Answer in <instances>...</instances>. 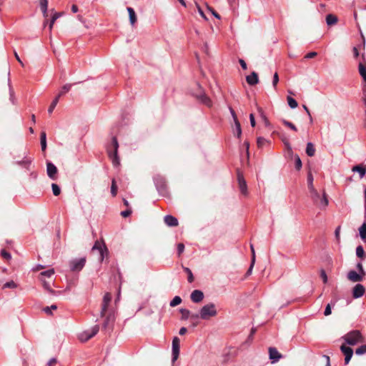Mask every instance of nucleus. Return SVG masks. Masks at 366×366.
Instances as JSON below:
<instances>
[{
  "label": "nucleus",
  "instance_id": "52",
  "mask_svg": "<svg viewBox=\"0 0 366 366\" xmlns=\"http://www.w3.org/2000/svg\"><path fill=\"white\" fill-rule=\"evenodd\" d=\"M320 277L322 279V281L325 284L327 282V276L324 269H322L320 272Z\"/></svg>",
  "mask_w": 366,
  "mask_h": 366
},
{
  "label": "nucleus",
  "instance_id": "43",
  "mask_svg": "<svg viewBox=\"0 0 366 366\" xmlns=\"http://www.w3.org/2000/svg\"><path fill=\"white\" fill-rule=\"evenodd\" d=\"M184 270L188 274V277H187V280H188V282H192L194 281V276L192 274V272L191 271L190 269H189L188 267H184Z\"/></svg>",
  "mask_w": 366,
  "mask_h": 366
},
{
  "label": "nucleus",
  "instance_id": "27",
  "mask_svg": "<svg viewBox=\"0 0 366 366\" xmlns=\"http://www.w3.org/2000/svg\"><path fill=\"white\" fill-rule=\"evenodd\" d=\"M54 274V269H51L44 272H42L39 274V278L44 279L45 277H51Z\"/></svg>",
  "mask_w": 366,
  "mask_h": 366
},
{
  "label": "nucleus",
  "instance_id": "48",
  "mask_svg": "<svg viewBox=\"0 0 366 366\" xmlns=\"http://www.w3.org/2000/svg\"><path fill=\"white\" fill-rule=\"evenodd\" d=\"M282 141L287 147V150L290 156L293 155V152H292V147H291L290 143L288 142V141L287 139H283Z\"/></svg>",
  "mask_w": 366,
  "mask_h": 366
},
{
  "label": "nucleus",
  "instance_id": "41",
  "mask_svg": "<svg viewBox=\"0 0 366 366\" xmlns=\"http://www.w3.org/2000/svg\"><path fill=\"white\" fill-rule=\"evenodd\" d=\"M180 312L182 314V319L187 320L189 318L190 312L187 309H181Z\"/></svg>",
  "mask_w": 366,
  "mask_h": 366
},
{
  "label": "nucleus",
  "instance_id": "51",
  "mask_svg": "<svg viewBox=\"0 0 366 366\" xmlns=\"http://www.w3.org/2000/svg\"><path fill=\"white\" fill-rule=\"evenodd\" d=\"M184 250V245L183 243H179L177 244L178 255L180 256Z\"/></svg>",
  "mask_w": 366,
  "mask_h": 366
},
{
  "label": "nucleus",
  "instance_id": "29",
  "mask_svg": "<svg viewBox=\"0 0 366 366\" xmlns=\"http://www.w3.org/2000/svg\"><path fill=\"white\" fill-rule=\"evenodd\" d=\"M313 176L311 173V172H309L307 174V185L309 190L315 189L313 185Z\"/></svg>",
  "mask_w": 366,
  "mask_h": 366
},
{
  "label": "nucleus",
  "instance_id": "58",
  "mask_svg": "<svg viewBox=\"0 0 366 366\" xmlns=\"http://www.w3.org/2000/svg\"><path fill=\"white\" fill-rule=\"evenodd\" d=\"M331 312H332L331 307H330V304H328L325 308L324 314L325 316H328L331 314Z\"/></svg>",
  "mask_w": 366,
  "mask_h": 366
},
{
  "label": "nucleus",
  "instance_id": "23",
  "mask_svg": "<svg viewBox=\"0 0 366 366\" xmlns=\"http://www.w3.org/2000/svg\"><path fill=\"white\" fill-rule=\"evenodd\" d=\"M306 153L309 157H313L315 154V148L311 142L307 144Z\"/></svg>",
  "mask_w": 366,
  "mask_h": 366
},
{
  "label": "nucleus",
  "instance_id": "40",
  "mask_svg": "<svg viewBox=\"0 0 366 366\" xmlns=\"http://www.w3.org/2000/svg\"><path fill=\"white\" fill-rule=\"evenodd\" d=\"M282 123H283L284 125H285L286 127H288L289 128H290L293 131L296 132L297 130V129L295 127V125L294 124H292V122H289V121L283 119L282 120Z\"/></svg>",
  "mask_w": 366,
  "mask_h": 366
},
{
  "label": "nucleus",
  "instance_id": "60",
  "mask_svg": "<svg viewBox=\"0 0 366 366\" xmlns=\"http://www.w3.org/2000/svg\"><path fill=\"white\" fill-rule=\"evenodd\" d=\"M239 62L243 69H247V64L243 59H239Z\"/></svg>",
  "mask_w": 366,
  "mask_h": 366
},
{
  "label": "nucleus",
  "instance_id": "19",
  "mask_svg": "<svg viewBox=\"0 0 366 366\" xmlns=\"http://www.w3.org/2000/svg\"><path fill=\"white\" fill-rule=\"evenodd\" d=\"M246 81L251 86L256 85L259 82L258 74L255 71H252L250 75L246 76Z\"/></svg>",
  "mask_w": 366,
  "mask_h": 366
},
{
  "label": "nucleus",
  "instance_id": "50",
  "mask_svg": "<svg viewBox=\"0 0 366 366\" xmlns=\"http://www.w3.org/2000/svg\"><path fill=\"white\" fill-rule=\"evenodd\" d=\"M1 256L4 259L9 260L11 258L10 253L6 252L5 249L1 250Z\"/></svg>",
  "mask_w": 366,
  "mask_h": 366
},
{
  "label": "nucleus",
  "instance_id": "5",
  "mask_svg": "<svg viewBox=\"0 0 366 366\" xmlns=\"http://www.w3.org/2000/svg\"><path fill=\"white\" fill-rule=\"evenodd\" d=\"M99 330V325H96L93 327H92L91 330H86L81 332L79 335V338L81 342H86L93 337H94L98 333Z\"/></svg>",
  "mask_w": 366,
  "mask_h": 366
},
{
  "label": "nucleus",
  "instance_id": "30",
  "mask_svg": "<svg viewBox=\"0 0 366 366\" xmlns=\"http://www.w3.org/2000/svg\"><path fill=\"white\" fill-rule=\"evenodd\" d=\"M356 254L360 258H365L366 255L362 246L360 245L356 248Z\"/></svg>",
  "mask_w": 366,
  "mask_h": 366
},
{
  "label": "nucleus",
  "instance_id": "62",
  "mask_svg": "<svg viewBox=\"0 0 366 366\" xmlns=\"http://www.w3.org/2000/svg\"><path fill=\"white\" fill-rule=\"evenodd\" d=\"M187 329L186 327H182L180 330H179V334L180 335H184L187 333Z\"/></svg>",
  "mask_w": 366,
  "mask_h": 366
},
{
  "label": "nucleus",
  "instance_id": "10",
  "mask_svg": "<svg viewBox=\"0 0 366 366\" xmlns=\"http://www.w3.org/2000/svg\"><path fill=\"white\" fill-rule=\"evenodd\" d=\"M237 180H238V184H239V189L241 192V193L244 195L247 194V187L246 184V181L244 179L243 175L238 172L237 174Z\"/></svg>",
  "mask_w": 366,
  "mask_h": 366
},
{
  "label": "nucleus",
  "instance_id": "32",
  "mask_svg": "<svg viewBox=\"0 0 366 366\" xmlns=\"http://www.w3.org/2000/svg\"><path fill=\"white\" fill-rule=\"evenodd\" d=\"M71 87V84H66L64 85L61 88V92L56 97H59V98H60V97L61 95L68 92L70 90Z\"/></svg>",
  "mask_w": 366,
  "mask_h": 366
},
{
  "label": "nucleus",
  "instance_id": "2",
  "mask_svg": "<svg viewBox=\"0 0 366 366\" xmlns=\"http://www.w3.org/2000/svg\"><path fill=\"white\" fill-rule=\"evenodd\" d=\"M119 144L117 139L115 137H114L112 139V143L110 145L107 147V154L109 159L112 160V162L114 166L117 167L120 164L119 158L118 157Z\"/></svg>",
  "mask_w": 366,
  "mask_h": 366
},
{
  "label": "nucleus",
  "instance_id": "18",
  "mask_svg": "<svg viewBox=\"0 0 366 366\" xmlns=\"http://www.w3.org/2000/svg\"><path fill=\"white\" fill-rule=\"evenodd\" d=\"M269 358L273 360V362L279 361L282 357L275 347L269 348Z\"/></svg>",
  "mask_w": 366,
  "mask_h": 366
},
{
  "label": "nucleus",
  "instance_id": "8",
  "mask_svg": "<svg viewBox=\"0 0 366 366\" xmlns=\"http://www.w3.org/2000/svg\"><path fill=\"white\" fill-rule=\"evenodd\" d=\"M92 250V251H94V250L99 251L101 262L103 261V259L104 258V255L105 254L107 255L108 253V250H107V248L106 247V246L104 244L103 246H102L101 243L99 241H97L94 243V245L93 246Z\"/></svg>",
  "mask_w": 366,
  "mask_h": 366
},
{
  "label": "nucleus",
  "instance_id": "45",
  "mask_svg": "<svg viewBox=\"0 0 366 366\" xmlns=\"http://www.w3.org/2000/svg\"><path fill=\"white\" fill-rule=\"evenodd\" d=\"M31 162V159H26V160H24L22 162H18L17 163H18V164H19L26 169H29V167L30 166Z\"/></svg>",
  "mask_w": 366,
  "mask_h": 366
},
{
  "label": "nucleus",
  "instance_id": "38",
  "mask_svg": "<svg viewBox=\"0 0 366 366\" xmlns=\"http://www.w3.org/2000/svg\"><path fill=\"white\" fill-rule=\"evenodd\" d=\"M17 287V285L14 282V281H9V282H7L6 283H5L3 287H2V289H6V288H11V289H15Z\"/></svg>",
  "mask_w": 366,
  "mask_h": 366
},
{
  "label": "nucleus",
  "instance_id": "44",
  "mask_svg": "<svg viewBox=\"0 0 366 366\" xmlns=\"http://www.w3.org/2000/svg\"><path fill=\"white\" fill-rule=\"evenodd\" d=\"M355 353L357 355H363L366 353V345H361L358 348L356 349Z\"/></svg>",
  "mask_w": 366,
  "mask_h": 366
},
{
  "label": "nucleus",
  "instance_id": "33",
  "mask_svg": "<svg viewBox=\"0 0 366 366\" xmlns=\"http://www.w3.org/2000/svg\"><path fill=\"white\" fill-rule=\"evenodd\" d=\"M59 97H56L55 99L51 102V105L49 106V107L48 109V112L49 114H51L52 112L54 111L55 107L56 106V104L59 102Z\"/></svg>",
  "mask_w": 366,
  "mask_h": 366
},
{
  "label": "nucleus",
  "instance_id": "4",
  "mask_svg": "<svg viewBox=\"0 0 366 366\" xmlns=\"http://www.w3.org/2000/svg\"><path fill=\"white\" fill-rule=\"evenodd\" d=\"M343 339L350 345H355L363 341L362 335L359 330H352L348 332L343 337Z\"/></svg>",
  "mask_w": 366,
  "mask_h": 366
},
{
  "label": "nucleus",
  "instance_id": "31",
  "mask_svg": "<svg viewBox=\"0 0 366 366\" xmlns=\"http://www.w3.org/2000/svg\"><path fill=\"white\" fill-rule=\"evenodd\" d=\"M360 236L362 239H366V222H364L359 229Z\"/></svg>",
  "mask_w": 366,
  "mask_h": 366
},
{
  "label": "nucleus",
  "instance_id": "54",
  "mask_svg": "<svg viewBox=\"0 0 366 366\" xmlns=\"http://www.w3.org/2000/svg\"><path fill=\"white\" fill-rule=\"evenodd\" d=\"M317 53L315 52V51H312V52H310L308 54H307L305 56V59H312V58H315V56H317Z\"/></svg>",
  "mask_w": 366,
  "mask_h": 366
},
{
  "label": "nucleus",
  "instance_id": "1",
  "mask_svg": "<svg viewBox=\"0 0 366 366\" xmlns=\"http://www.w3.org/2000/svg\"><path fill=\"white\" fill-rule=\"evenodd\" d=\"M217 315L216 306L214 303H209L204 305L200 311L199 315H192V317L198 318L200 317L202 320H209L212 317H215Z\"/></svg>",
  "mask_w": 366,
  "mask_h": 366
},
{
  "label": "nucleus",
  "instance_id": "63",
  "mask_svg": "<svg viewBox=\"0 0 366 366\" xmlns=\"http://www.w3.org/2000/svg\"><path fill=\"white\" fill-rule=\"evenodd\" d=\"M56 362V360L55 358H52L48 362V366H53Z\"/></svg>",
  "mask_w": 366,
  "mask_h": 366
},
{
  "label": "nucleus",
  "instance_id": "22",
  "mask_svg": "<svg viewBox=\"0 0 366 366\" xmlns=\"http://www.w3.org/2000/svg\"><path fill=\"white\" fill-rule=\"evenodd\" d=\"M352 172H357L360 174L361 178H362L366 174V169L362 165H357L352 167Z\"/></svg>",
  "mask_w": 366,
  "mask_h": 366
},
{
  "label": "nucleus",
  "instance_id": "12",
  "mask_svg": "<svg viewBox=\"0 0 366 366\" xmlns=\"http://www.w3.org/2000/svg\"><path fill=\"white\" fill-rule=\"evenodd\" d=\"M197 99L208 107H211L212 106V100L205 94L204 90H201V94H197Z\"/></svg>",
  "mask_w": 366,
  "mask_h": 366
},
{
  "label": "nucleus",
  "instance_id": "21",
  "mask_svg": "<svg viewBox=\"0 0 366 366\" xmlns=\"http://www.w3.org/2000/svg\"><path fill=\"white\" fill-rule=\"evenodd\" d=\"M127 11H128V13H129V21H130L132 25H134L137 22V18L135 11L131 7H127Z\"/></svg>",
  "mask_w": 366,
  "mask_h": 366
},
{
  "label": "nucleus",
  "instance_id": "53",
  "mask_svg": "<svg viewBox=\"0 0 366 366\" xmlns=\"http://www.w3.org/2000/svg\"><path fill=\"white\" fill-rule=\"evenodd\" d=\"M357 268L359 270L360 274H362L364 277L365 275V272L363 269V266H362V263H360V262L358 263L357 264Z\"/></svg>",
  "mask_w": 366,
  "mask_h": 366
},
{
  "label": "nucleus",
  "instance_id": "6",
  "mask_svg": "<svg viewBox=\"0 0 366 366\" xmlns=\"http://www.w3.org/2000/svg\"><path fill=\"white\" fill-rule=\"evenodd\" d=\"M86 263V258L81 257L70 262L71 269L74 272H79L82 269Z\"/></svg>",
  "mask_w": 366,
  "mask_h": 366
},
{
  "label": "nucleus",
  "instance_id": "49",
  "mask_svg": "<svg viewBox=\"0 0 366 366\" xmlns=\"http://www.w3.org/2000/svg\"><path fill=\"white\" fill-rule=\"evenodd\" d=\"M111 301H112V295L109 292H107L103 297V302H104L105 303L110 304Z\"/></svg>",
  "mask_w": 366,
  "mask_h": 366
},
{
  "label": "nucleus",
  "instance_id": "39",
  "mask_svg": "<svg viewBox=\"0 0 366 366\" xmlns=\"http://www.w3.org/2000/svg\"><path fill=\"white\" fill-rule=\"evenodd\" d=\"M109 305V303H105L104 302L102 301V310H101V317H104L106 315Z\"/></svg>",
  "mask_w": 366,
  "mask_h": 366
},
{
  "label": "nucleus",
  "instance_id": "25",
  "mask_svg": "<svg viewBox=\"0 0 366 366\" xmlns=\"http://www.w3.org/2000/svg\"><path fill=\"white\" fill-rule=\"evenodd\" d=\"M47 7H48V1L47 0H40V8L44 16H47Z\"/></svg>",
  "mask_w": 366,
  "mask_h": 366
},
{
  "label": "nucleus",
  "instance_id": "24",
  "mask_svg": "<svg viewBox=\"0 0 366 366\" xmlns=\"http://www.w3.org/2000/svg\"><path fill=\"white\" fill-rule=\"evenodd\" d=\"M326 22L329 26L334 25L337 22V17L333 14H328L326 16Z\"/></svg>",
  "mask_w": 366,
  "mask_h": 366
},
{
  "label": "nucleus",
  "instance_id": "16",
  "mask_svg": "<svg viewBox=\"0 0 366 366\" xmlns=\"http://www.w3.org/2000/svg\"><path fill=\"white\" fill-rule=\"evenodd\" d=\"M46 171L48 176L52 179H56V174L57 173V168L56 167L52 164L51 162H47L46 164Z\"/></svg>",
  "mask_w": 366,
  "mask_h": 366
},
{
  "label": "nucleus",
  "instance_id": "7",
  "mask_svg": "<svg viewBox=\"0 0 366 366\" xmlns=\"http://www.w3.org/2000/svg\"><path fill=\"white\" fill-rule=\"evenodd\" d=\"M179 344L180 340L179 337H174L172 340V361L174 362L178 359L179 355Z\"/></svg>",
  "mask_w": 366,
  "mask_h": 366
},
{
  "label": "nucleus",
  "instance_id": "37",
  "mask_svg": "<svg viewBox=\"0 0 366 366\" xmlns=\"http://www.w3.org/2000/svg\"><path fill=\"white\" fill-rule=\"evenodd\" d=\"M111 193L113 197H115L117 194V185L114 179L112 181Z\"/></svg>",
  "mask_w": 366,
  "mask_h": 366
},
{
  "label": "nucleus",
  "instance_id": "47",
  "mask_svg": "<svg viewBox=\"0 0 366 366\" xmlns=\"http://www.w3.org/2000/svg\"><path fill=\"white\" fill-rule=\"evenodd\" d=\"M266 142H268L264 138H263V137L257 138V144L258 147H262Z\"/></svg>",
  "mask_w": 366,
  "mask_h": 366
},
{
  "label": "nucleus",
  "instance_id": "46",
  "mask_svg": "<svg viewBox=\"0 0 366 366\" xmlns=\"http://www.w3.org/2000/svg\"><path fill=\"white\" fill-rule=\"evenodd\" d=\"M278 82H279V75H278L277 72H275L273 76V79H272V86L274 88V89H277Z\"/></svg>",
  "mask_w": 366,
  "mask_h": 366
},
{
  "label": "nucleus",
  "instance_id": "42",
  "mask_svg": "<svg viewBox=\"0 0 366 366\" xmlns=\"http://www.w3.org/2000/svg\"><path fill=\"white\" fill-rule=\"evenodd\" d=\"M295 167L297 170H300L302 166V161L297 154H296L295 156Z\"/></svg>",
  "mask_w": 366,
  "mask_h": 366
},
{
  "label": "nucleus",
  "instance_id": "14",
  "mask_svg": "<svg viewBox=\"0 0 366 366\" xmlns=\"http://www.w3.org/2000/svg\"><path fill=\"white\" fill-rule=\"evenodd\" d=\"M190 298L193 302L199 303L203 300L204 293L201 290H195L192 292Z\"/></svg>",
  "mask_w": 366,
  "mask_h": 366
},
{
  "label": "nucleus",
  "instance_id": "20",
  "mask_svg": "<svg viewBox=\"0 0 366 366\" xmlns=\"http://www.w3.org/2000/svg\"><path fill=\"white\" fill-rule=\"evenodd\" d=\"M164 221L169 227H177L179 224L177 219L172 215H166L164 218Z\"/></svg>",
  "mask_w": 366,
  "mask_h": 366
},
{
  "label": "nucleus",
  "instance_id": "57",
  "mask_svg": "<svg viewBox=\"0 0 366 366\" xmlns=\"http://www.w3.org/2000/svg\"><path fill=\"white\" fill-rule=\"evenodd\" d=\"M250 248H251V252H252V264H254V262H255V252H254V247L252 244L250 245Z\"/></svg>",
  "mask_w": 366,
  "mask_h": 366
},
{
  "label": "nucleus",
  "instance_id": "3",
  "mask_svg": "<svg viewBox=\"0 0 366 366\" xmlns=\"http://www.w3.org/2000/svg\"><path fill=\"white\" fill-rule=\"evenodd\" d=\"M310 193L311 199L316 205L323 208L328 205V199L325 192L322 197L316 189L310 190Z\"/></svg>",
  "mask_w": 366,
  "mask_h": 366
},
{
  "label": "nucleus",
  "instance_id": "61",
  "mask_svg": "<svg viewBox=\"0 0 366 366\" xmlns=\"http://www.w3.org/2000/svg\"><path fill=\"white\" fill-rule=\"evenodd\" d=\"M197 91L193 94V95L197 98V94H201V90H203V89L197 84Z\"/></svg>",
  "mask_w": 366,
  "mask_h": 366
},
{
  "label": "nucleus",
  "instance_id": "15",
  "mask_svg": "<svg viewBox=\"0 0 366 366\" xmlns=\"http://www.w3.org/2000/svg\"><path fill=\"white\" fill-rule=\"evenodd\" d=\"M365 292V288L362 285H356L352 290V296L354 298L361 297Z\"/></svg>",
  "mask_w": 366,
  "mask_h": 366
},
{
  "label": "nucleus",
  "instance_id": "35",
  "mask_svg": "<svg viewBox=\"0 0 366 366\" xmlns=\"http://www.w3.org/2000/svg\"><path fill=\"white\" fill-rule=\"evenodd\" d=\"M287 102L292 109L296 108L298 105L297 101L291 97H287Z\"/></svg>",
  "mask_w": 366,
  "mask_h": 366
},
{
  "label": "nucleus",
  "instance_id": "59",
  "mask_svg": "<svg viewBox=\"0 0 366 366\" xmlns=\"http://www.w3.org/2000/svg\"><path fill=\"white\" fill-rule=\"evenodd\" d=\"M40 142H46V134L45 132H41Z\"/></svg>",
  "mask_w": 366,
  "mask_h": 366
},
{
  "label": "nucleus",
  "instance_id": "64",
  "mask_svg": "<svg viewBox=\"0 0 366 366\" xmlns=\"http://www.w3.org/2000/svg\"><path fill=\"white\" fill-rule=\"evenodd\" d=\"M60 16V14L59 13H55L52 18H51V20L53 22H55V21Z\"/></svg>",
  "mask_w": 366,
  "mask_h": 366
},
{
  "label": "nucleus",
  "instance_id": "11",
  "mask_svg": "<svg viewBox=\"0 0 366 366\" xmlns=\"http://www.w3.org/2000/svg\"><path fill=\"white\" fill-rule=\"evenodd\" d=\"M229 112H230V113L232 116V118L234 119V125H235V130L237 132V136L238 138H239L242 134L240 123L237 119V114H236L234 110L231 107H229Z\"/></svg>",
  "mask_w": 366,
  "mask_h": 366
},
{
  "label": "nucleus",
  "instance_id": "26",
  "mask_svg": "<svg viewBox=\"0 0 366 366\" xmlns=\"http://www.w3.org/2000/svg\"><path fill=\"white\" fill-rule=\"evenodd\" d=\"M359 72L365 81H366V65L362 63L359 64Z\"/></svg>",
  "mask_w": 366,
  "mask_h": 366
},
{
  "label": "nucleus",
  "instance_id": "9",
  "mask_svg": "<svg viewBox=\"0 0 366 366\" xmlns=\"http://www.w3.org/2000/svg\"><path fill=\"white\" fill-rule=\"evenodd\" d=\"M340 350L345 355V363L348 364L352 357L353 350L351 347L346 346L345 345H342Z\"/></svg>",
  "mask_w": 366,
  "mask_h": 366
},
{
  "label": "nucleus",
  "instance_id": "55",
  "mask_svg": "<svg viewBox=\"0 0 366 366\" xmlns=\"http://www.w3.org/2000/svg\"><path fill=\"white\" fill-rule=\"evenodd\" d=\"M132 214V209H128L125 211H123L121 212V215L123 217H129L130 214Z\"/></svg>",
  "mask_w": 366,
  "mask_h": 366
},
{
  "label": "nucleus",
  "instance_id": "13",
  "mask_svg": "<svg viewBox=\"0 0 366 366\" xmlns=\"http://www.w3.org/2000/svg\"><path fill=\"white\" fill-rule=\"evenodd\" d=\"M197 99L208 107H211L212 106V100L205 94L204 90H201V94H197Z\"/></svg>",
  "mask_w": 366,
  "mask_h": 366
},
{
  "label": "nucleus",
  "instance_id": "36",
  "mask_svg": "<svg viewBox=\"0 0 366 366\" xmlns=\"http://www.w3.org/2000/svg\"><path fill=\"white\" fill-rule=\"evenodd\" d=\"M52 192L54 196H58L61 193V189L58 184L53 183L51 184Z\"/></svg>",
  "mask_w": 366,
  "mask_h": 366
},
{
  "label": "nucleus",
  "instance_id": "34",
  "mask_svg": "<svg viewBox=\"0 0 366 366\" xmlns=\"http://www.w3.org/2000/svg\"><path fill=\"white\" fill-rule=\"evenodd\" d=\"M182 302V299L179 296H175L173 300L170 302L169 305L171 307H175Z\"/></svg>",
  "mask_w": 366,
  "mask_h": 366
},
{
  "label": "nucleus",
  "instance_id": "28",
  "mask_svg": "<svg viewBox=\"0 0 366 366\" xmlns=\"http://www.w3.org/2000/svg\"><path fill=\"white\" fill-rule=\"evenodd\" d=\"M39 280L42 282V285L44 287V288L45 290H46L47 291H49V292H51V294H54L55 293V291L53 290L52 289H51L50 287V285H49V283L48 282H46L44 279L43 278H39Z\"/></svg>",
  "mask_w": 366,
  "mask_h": 366
},
{
  "label": "nucleus",
  "instance_id": "56",
  "mask_svg": "<svg viewBox=\"0 0 366 366\" xmlns=\"http://www.w3.org/2000/svg\"><path fill=\"white\" fill-rule=\"evenodd\" d=\"M249 120H250L251 126L252 127H254L255 125H256V122H255V119H254V115L253 114H249Z\"/></svg>",
  "mask_w": 366,
  "mask_h": 366
},
{
  "label": "nucleus",
  "instance_id": "17",
  "mask_svg": "<svg viewBox=\"0 0 366 366\" xmlns=\"http://www.w3.org/2000/svg\"><path fill=\"white\" fill-rule=\"evenodd\" d=\"M347 279L353 282H361L363 280V276L360 274H357L354 270H350L347 273Z\"/></svg>",
  "mask_w": 366,
  "mask_h": 366
}]
</instances>
